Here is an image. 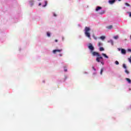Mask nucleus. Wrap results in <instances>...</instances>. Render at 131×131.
Segmentation results:
<instances>
[{
  "label": "nucleus",
  "mask_w": 131,
  "mask_h": 131,
  "mask_svg": "<svg viewBox=\"0 0 131 131\" xmlns=\"http://www.w3.org/2000/svg\"><path fill=\"white\" fill-rule=\"evenodd\" d=\"M91 31V28L90 27H85L84 29V34L86 37L91 39V33H90Z\"/></svg>",
  "instance_id": "1"
},
{
  "label": "nucleus",
  "mask_w": 131,
  "mask_h": 131,
  "mask_svg": "<svg viewBox=\"0 0 131 131\" xmlns=\"http://www.w3.org/2000/svg\"><path fill=\"white\" fill-rule=\"evenodd\" d=\"M88 49L90 50L91 52H94V50H95V48H94V46L92 45V43H90L88 46Z\"/></svg>",
  "instance_id": "2"
},
{
  "label": "nucleus",
  "mask_w": 131,
  "mask_h": 131,
  "mask_svg": "<svg viewBox=\"0 0 131 131\" xmlns=\"http://www.w3.org/2000/svg\"><path fill=\"white\" fill-rule=\"evenodd\" d=\"M63 50L62 49H57V50H54L53 51V54H56V53H60V52H62Z\"/></svg>",
  "instance_id": "3"
},
{
  "label": "nucleus",
  "mask_w": 131,
  "mask_h": 131,
  "mask_svg": "<svg viewBox=\"0 0 131 131\" xmlns=\"http://www.w3.org/2000/svg\"><path fill=\"white\" fill-rule=\"evenodd\" d=\"M100 60H103V57L102 56L97 57L96 58V61L98 63H100L101 62Z\"/></svg>",
  "instance_id": "4"
},
{
  "label": "nucleus",
  "mask_w": 131,
  "mask_h": 131,
  "mask_svg": "<svg viewBox=\"0 0 131 131\" xmlns=\"http://www.w3.org/2000/svg\"><path fill=\"white\" fill-rule=\"evenodd\" d=\"M92 53L93 56H97L98 57H100V54H99V53L96 52H93V51Z\"/></svg>",
  "instance_id": "5"
},
{
  "label": "nucleus",
  "mask_w": 131,
  "mask_h": 131,
  "mask_svg": "<svg viewBox=\"0 0 131 131\" xmlns=\"http://www.w3.org/2000/svg\"><path fill=\"white\" fill-rule=\"evenodd\" d=\"M121 53L123 55H125V54H126V51L124 49H121Z\"/></svg>",
  "instance_id": "6"
},
{
  "label": "nucleus",
  "mask_w": 131,
  "mask_h": 131,
  "mask_svg": "<svg viewBox=\"0 0 131 131\" xmlns=\"http://www.w3.org/2000/svg\"><path fill=\"white\" fill-rule=\"evenodd\" d=\"M108 2L110 4H111V5H112L115 3V0H110Z\"/></svg>",
  "instance_id": "7"
},
{
  "label": "nucleus",
  "mask_w": 131,
  "mask_h": 131,
  "mask_svg": "<svg viewBox=\"0 0 131 131\" xmlns=\"http://www.w3.org/2000/svg\"><path fill=\"white\" fill-rule=\"evenodd\" d=\"M113 28V26H112V25H110V26L106 27V28L107 29H112Z\"/></svg>",
  "instance_id": "8"
},
{
  "label": "nucleus",
  "mask_w": 131,
  "mask_h": 131,
  "mask_svg": "<svg viewBox=\"0 0 131 131\" xmlns=\"http://www.w3.org/2000/svg\"><path fill=\"white\" fill-rule=\"evenodd\" d=\"M101 9H102V7L98 6V7H97L96 8V11L97 12H98V11H99V10H101Z\"/></svg>",
  "instance_id": "9"
},
{
  "label": "nucleus",
  "mask_w": 131,
  "mask_h": 131,
  "mask_svg": "<svg viewBox=\"0 0 131 131\" xmlns=\"http://www.w3.org/2000/svg\"><path fill=\"white\" fill-rule=\"evenodd\" d=\"M126 80L129 83H131V80H130L129 78H126Z\"/></svg>",
  "instance_id": "10"
},
{
  "label": "nucleus",
  "mask_w": 131,
  "mask_h": 131,
  "mask_svg": "<svg viewBox=\"0 0 131 131\" xmlns=\"http://www.w3.org/2000/svg\"><path fill=\"white\" fill-rule=\"evenodd\" d=\"M102 56H103L104 57H105V58H106V59H108V58H109L108 57V56H107L105 54L102 53Z\"/></svg>",
  "instance_id": "11"
},
{
  "label": "nucleus",
  "mask_w": 131,
  "mask_h": 131,
  "mask_svg": "<svg viewBox=\"0 0 131 131\" xmlns=\"http://www.w3.org/2000/svg\"><path fill=\"white\" fill-rule=\"evenodd\" d=\"M108 42H110L111 43L112 46H113V45H114L113 40H110L109 41H108Z\"/></svg>",
  "instance_id": "12"
},
{
  "label": "nucleus",
  "mask_w": 131,
  "mask_h": 131,
  "mask_svg": "<svg viewBox=\"0 0 131 131\" xmlns=\"http://www.w3.org/2000/svg\"><path fill=\"white\" fill-rule=\"evenodd\" d=\"M100 39L104 40V39H105V37L104 36H100Z\"/></svg>",
  "instance_id": "13"
},
{
  "label": "nucleus",
  "mask_w": 131,
  "mask_h": 131,
  "mask_svg": "<svg viewBox=\"0 0 131 131\" xmlns=\"http://www.w3.org/2000/svg\"><path fill=\"white\" fill-rule=\"evenodd\" d=\"M103 71H104V69L102 68L100 70V74L101 75H102V74H103Z\"/></svg>",
  "instance_id": "14"
},
{
  "label": "nucleus",
  "mask_w": 131,
  "mask_h": 131,
  "mask_svg": "<svg viewBox=\"0 0 131 131\" xmlns=\"http://www.w3.org/2000/svg\"><path fill=\"white\" fill-rule=\"evenodd\" d=\"M45 5H43V7H47V5H48V2L47 1H45Z\"/></svg>",
  "instance_id": "15"
},
{
  "label": "nucleus",
  "mask_w": 131,
  "mask_h": 131,
  "mask_svg": "<svg viewBox=\"0 0 131 131\" xmlns=\"http://www.w3.org/2000/svg\"><path fill=\"white\" fill-rule=\"evenodd\" d=\"M104 48L103 47H100V49H99V51H100V52H102V51H104Z\"/></svg>",
  "instance_id": "16"
},
{
  "label": "nucleus",
  "mask_w": 131,
  "mask_h": 131,
  "mask_svg": "<svg viewBox=\"0 0 131 131\" xmlns=\"http://www.w3.org/2000/svg\"><path fill=\"white\" fill-rule=\"evenodd\" d=\"M47 36H48V37H50V36H51V33H50V32H48L47 33Z\"/></svg>",
  "instance_id": "17"
},
{
  "label": "nucleus",
  "mask_w": 131,
  "mask_h": 131,
  "mask_svg": "<svg viewBox=\"0 0 131 131\" xmlns=\"http://www.w3.org/2000/svg\"><path fill=\"white\" fill-rule=\"evenodd\" d=\"M118 36H114V38L115 39H118Z\"/></svg>",
  "instance_id": "18"
},
{
  "label": "nucleus",
  "mask_w": 131,
  "mask_h": 131,
  "mask_svg": "<svg viewBox=\"0 0 131 131\" xmlns=\"http://www.w3.org/2000/svg\"><path fill=\"white\" fill-rule=\"evenodd\" d=\"M102 43L101 42H99L98 43V46H99V47H101V46H102Z\"/></svg>",
  "instance_id": "19"
},
{
  "label": "nucleus",
  "mask_w": 131,
  "mask_h": 131,
  "mask_svg": "<svg viewBox=\"0 0 131 131\" xmlns=\"http://www.w3.org/2000/svg\"><path fill=\"white\" fill-rule=\"evenodd\" d=\"M125 73H126L127 74H129V72L128 71H127V70H125Z\"/></svg>",
  "instance_id": "20"
},
{
  "label": "nucleus",
  "mask_w": 131,
  "mask_h": 131,
  "mask_svg": "<svg viewBox=\"0 0 131 131\" xmlns=\"http://www.w3.org/2000/svg\"><path fill=\"white\" fill-rule=\"evenodd\" d=\"M115 64H116V65H119V62H118V61L116 60V61H115Z\"/></svg>",
  "instance_id": "21"
},
{
  "label": "nucleus",
  "mask_w": 131,
  "mask_h": 131,
  "mask_svg": "<svg viewBox=\"0 0 131 131\" xmlns=\"http://www.w3.org/2000/svg\"><path fill=\"white\" fill-rule=\"evenodd\" d=\"M123 68H124V69H126V66L125 65V64H123Z\"/></svg>",
  "instance_id": "22"
},
{
  "label": "nucleus",
  "mask_w": 131,
  "mask_h": 131,
  "mask_svg": "<svg viewBox=\"0 0 131 131\" xmlns=\"http://www.w3.org/2000/svg\"><path fill=\"white\" fill-rule=\"evenodd\" d=\"M125 5L127 6V7H129V6H130L128 3H125Z\"/></svg>",
  "instance_id": "23"
},
{
  "label": "nucleus",
  "mask_w": 131,
  "mask_h": 131,
  "mask_svg": "<svg viewBox=\"0 0 131 131\" xmlns=\"http://www.w3.org/2000/svg\"><path fill=\"white\" fill-rule=\"evenodd\" d=\"M128 60L129 62L130 63H131V56H130V58H128Z\"/></svg>",
  "instance_id": "24"
},
{
  "label": "nucleus",
  "mask_w": 131,
  "mask_h": 131,
  "mask_svg": "<svg viewBox=\"0 0 131 131\" xmlns=\"http://www.w3.org/2000/svg\"><path fill=\"white\" fill-rule=\"evenodd\" d=\"M92 69H93V70H94V71H96V69L95 68V67L93 66L92 67Z\"/></svg>",
  "instance_id": "25"
},
{
  "label": "nucleus",
  "mask_w": 131,
  "mask_h": 131,
  "mask_svg": "<svg viewBox=\"0 0 131 131\" xmlns=\"http://www.w3.org/2000/svg\"><path fill=\"white\" fill-rule=\"evenodd\" d=\"M53 16H54V17H57V14H56L55 13H54Z\"/></svg>",
  "instance_id": "26"
},
{
  "label": "nucleus",
  "mask_w": 131,
  "mask_h": 131,
  "mask_svg": "<svg viewBox=\"0 0 131 131\" xmlns=\"http://www.w3.org/2000/svg\"><path fill=\"white\" fill-rule=\"evenodd\" d=\"M55 42H58V40L55 39Z\"/></svg>",
  "instance_id": "27"
},
{
  "label": "nucleus",
  "mask_w": 131,
  "mask_h": 131,
  "mask_svg": "<svg viewBox=\"0 0 131 131\" xmlns=\"http://www.w3.org/2000/svg\"><path fill=\"white\" fill-rule=\"evenodd\" d=\"M65 72H67V69H64Z\"/></svg>",
  "instance_id": "28"
},
{
  "label": "nucleus",
  "mask_w": 131,
  "mask_h": 131,
  "mask_svg": "<svg viewBox=\"0 0 131 131\" xmlns=\"http://www.w3.org/2000/svg\"><path fill=\"white\" fill-rule=\"evenodd\" d=\"M62 40H64V37H62Z\"/></svg>",
  "instance_id": "29"
},
{
  "label": "nucleus",
  "mask_w": 131,
  "mask_h": 131,
  "mask_svg": "<svg viewBox=\"0 0 131 131\" xmlns=\"http://www.w3.org/2000/svg\"><path fill=\"white\" fill-rule=\"evenodd\" d=\"M39 6H41V3H39Z\"/></svg>",
  "instance_id": "30"
},
{
  "label": "nucleus",
  "mask_w": 131,
  "mask_h": 131,
  "mask_svg": "<svg viewBox=\"0 0 131 131\" xmlns=\"http://www.w3.org/2000/svg\"><path fill=\"white\" fill-rule=\"evenodd\" d=\"M94 39L97 40V37H94Z\"/></svg>",
  "instance_id": "31"
},
{
  "label": "nucleus",
  "mask_w": 131,
  "mask_h": 131,
  "mask_svg": "<svg viewBox=\"0 0 131 131\" xmlns=\"http://www.w3.org/2000/svg\"><path fill=\"white\" fill-rule=\"evenodd\" d=\"M30 3H33V1H30Z\"/></svg>",
  "instance_id": "32"
},
{
  "label": "nucleus",
  "mask_w": 131,
  "mask_h": 131,
  "mask_svg": "<svg viewBox=\"0 0 131 131\" xmlns=\"http://www.w3.org/2000/svg\"><path fill=\"white\" fill-rule=\"evenodd\" d=\"M129 17H131V13L129 14Z\"/></svg>",
  "instance_id": "33"
},
{
  "label": "nucleus",
  "mask_w": 131,
  "mask_h": 131,
  "mask_svg": "<svg viewBox=\"0 0 131 131\" xmlns=\"http://www.w3.org/2000/svg\"><path fill=\"white\" fill-rule=\"evenodd\" d=\"M128 51H129V52H131V49H129Z\"/></svg>",
  "instance_id": "34"
},
{
  "label": "nucleus",
  "mask_w": 131,
  "mask_h": 131,
  "mask_svg": "<svg viewBox=\"0 0 131 131\" xmlns=\"http://www.w3.org/2000/svg\"><path fill=\"white\" fill-rule=\"evenodd\" d=\"M59 56H60V57H61V56H62V54H60V55H59Z\"/></svg>",
  "instance_id": "35"
},
{
  "label": "nucleus",
  "mask_w": 131,
  "mask_h": 131,
  "mask_svg": "<svg viewBox=\"0 0 131 131\" xmlns=\"http://www.w3.org/2000/svg\"><path fill=\"white\" fill-rule=\"evenodd\" d=\"M100 62H101V64H103V62H102V61H101Z\"/></svg>",
  "instance_id": "36"
},
{
  "label": "nucleus",
  "mask_w": 131,
  "mask_h": 131,
  "mask_svg": "<svg viewBox=\"0 0 131 131\" xmlns=\"http://www.w3.org/2000/svg\"><path fill=\"white\" fill-rule=\"evenodd\" d=\"M119 1V2H120V1H121V0H118Z\"/></svg>",
  "instance_id": "37"
}]
</instances>
